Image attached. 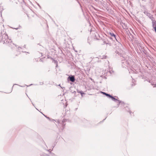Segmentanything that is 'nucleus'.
Instances as JSON below:
<instances>
[{
	"label": "nucleus",
	"instance_id": "f257e3e1",
	"mask_svg": "<svg viewBox=\"0 0 156 156\" xmlns=\"http://www.w3.org/2000/svg\"><path fill=\"white\" fill-rule=\"evenodd\" d=\"M122 59V66L123 68L129 67L130 66L131 61L129 60L128 57H126V58L122 57L121 58Z\"/></svg>",
	"mask_w": 156,
	"mask_h": 156
},
{
	"label": "nucleus",
	"instance_id": "f03ea898",
	"mask_svg": "<svg viewBox=\"0 0 156 156\" xmlns=\"http://www.w3.org/2000/svg\"><path fill=\"white\" fill-rule=\"evenodd\" d=\"M0 40L1 42H3V43H6L8 42L9 43L12 42L9 39L7 35L5 33L0 36Z\"/></svg>",
	"mask_w": 156,
	"mask_h": 156
},
{
	"label": "nucleus",
	"instance_id": "7ed1b4c3",
	"mask_svg": "<svg viewBox=\"0 0 156 156\" xmlns=\"http://www.w3.org/2000/svg\"><path fill=\"white\" fill-rule=\"evenodd\" d=\"M106 96H108V97H109L110 98H111L112 99V100H113V101H114L115 102H117L118 104H117V106H118V107L119 105V104L121 103H123L122 102L120 101L119 100H118L117 99H116L115 98H114V97H113V96H111V95H110V94H107L106 95Z\"/></svg>",
	"mask_w": 156,
	"mask_h": 156
},
{
	"label": "nucleus",
	"instance_id": "20e7f679",
	"mask_svg": "<svg viewBox=\"0 0 156 156\" xmlns=\"http://www.w3.org/2000/svg\"><path fill=\"white\" fill-rule=\"evenodd\" d=\"M110 38L112 40L118 41L116 35L113 33L109 32L108 34Z\"/></svg>",
	"mask_w": 156,
	"mask_h": 156
},
{
	"label": "nucleus",
	"instance_id": "39448f33",
	"mask_svg": "<svg viewBox=\"0 0 156 156\" xmlns=\"http://www.w3.org/2000/svg\"><path fill=\"white\" fill-rule=\"evenodd\" d=\"M144 13L145 15L149 17L150 18H151L152 17L151 14L148 12L147 11H145L144 12Z\"/></svg>",
	"mask_w": 156,
	"mask_h": 156
},
{
	"label": "nucleus",
	"instance_id": "423d86ee",
	"mask_svg": "<svg viewBox=\"0 0 156 156\" xmlns=\"http://www.w3.org/2000/svg\"><path fill=\"white\" fill-rule=\"evenodd\" d=\"M68 78L69 79V80L72 82H74L75 80V79L73 76H69Z\"/></svg>",
	"mask_w": 156,
	"mask_h": 156
},
{
	"label": "nucleus",
	"instance_id": "0eeeda50",
	"mask_svg": "<svg viewBox=\"0 0 156 156\" xmlns=\"http://www.w3.org/2000/svg\"><path fill=\"white\" fill-rule=\"evenodd\" d=\"M105 44H108L109 45H111V43H109L108 41H105L104 42Z\"/></svg>",
	"mask_w": 156,
	"mask_h": 156
},
{
	"label": "nucleus",
	"instance_id": "6e6552de",
	"mask_svg": "<svg viewBox=\"0 0 156 156\" xmlns=\"http://www.w3.org/2000/svg\"><path fill=\"white\" fill-rule=\"evenodd\" d=\"M99 56V58L101 59L105 58H106V56L104 55H102V56Z\"/></svg>",
	"mask_w": 156,
	"mask_h": 156
},
{
	"label": "nucleus",
	"instance_id": "1a4fd4ad",
	"mask_svg": "<svg viewBox=\"0 0 156 156\" xmlns=\"http://www.w3.org/2000/svg\"><path fill=\"white\" fill-rule=\"evenodd\" d=\"M78 92L80 93L82 96H83V94H84V93H83L82 91H79V92Z\"/></svg>",
	"mask_w": 156,
	"mask_h": 156
},
{
	"label": "nucleus",
	"instance_id": "9d476101",
	"mask_svg": "<svg viewBox=\"0 0 156 156\" xmlns=\"http://www.w3.org/2000/svg\"><path fill=\"white\" fill-rule=\"evenodd\" d=\"M21 28V27L20 26H19V27H16V28H12L13 29H16V30H18V29H20V28Z\"/></svg>",
	"mask_w": 156,
	"mask_h": 156
},
{
	"label": "nucleus",
	"instance_id": "9b49d317",
	"mask_svg": "<svg viewBox=\"0 0 156 156\" xmlns=\"http://www.w3.org/2000/svg\"><path fill=\"white\" fill-rule=\"evenodd\" d=\"M11 44V46H12L13 45V47H15L16 48H17V46L16 45H15L14 44L12 43Z\"/></svg>",
	"mask_w": 156,
	"mask_h": 156
},
{
	"label": "nucleus",
	"instance_id": "f8f14e48",
	"mask_svg": "<svg viewBox=\"0 0 156 156\" xmlns=\"http://www.w3.org/2000/svg\"><path fill=\"white\" fill-rule=\"evenodd\" d=\"M151 84L152 85H154V87H156V83H151Z\"/></svg>",
	"mask_w": 156,
	"mask_h": 156
},
{
	"label": "nucleus",
	"instance_id": "ddd939ff",
	"mask_svg": "<svg viewBox=\"0 0 156 156\" xmlns=\"http://www.w3.org/2000/svg\"><path fill=\"white\" fill-rule=\"evenodd\" d=\"M65 122V121L64 120L62 122V125H64V126H65V124H64V122Z\"/></svg>",
	"mask_w": 156,
	"mask_h": 156
},
{
	"label": "nucleus",
	"instance_id": "4468645a",
	"mask_svg": "<svg viewBox=\"0 0 156 156\" xmlns=\"http://www.w3.org/2000/svg\"><path fill=\"white\" fill-rule=\"evenodd\" d=\"M101 93L105 95L107 94L106 93L104 92L101 91Z\"/></svg>",
	"mask_w": 156,
	"mask_h": 156
},
{
	"label": "nucleus",
	"instance_id": "2eb2a0df",
	"mask_svg": "<svg viewBox=\"0 0 156 156\" xmlns=\"http://www.w3.org/2000/svg\"><path fill=\"white\" fill-rule=\"evenodd\" d=\"M154 29V30L156 33V26H155V27H153Z\"/></svg>",
	"mask_w": 156,
	"mask_h": 156
},
{
	"label": "nucleus",
	"instance_id": "dca6fc26",
	"mask_svg": "<svg viewBox=\"0 0 156 156\" xmlns=\"http://www.w3.org/2000/svg\"><path fill=\"white\" fill-rule=\"evenodd\" d=\"M18 50L19 51H20V50L21 49V47H18Z\"/></svg>",
	"mask_w": 156,
	"mask_h": 156
},
{
	"label": "nucleus",
	"instance_id": "f3484780",
	"mask_svg": "<svg viewBox=\"0 0 156 156\" xmlns=\"http://www.w3.org/2000/svg\"><path fill=\"white\" fill-rule=\"evenodd\" d=\"M47 119H50V118L48 117H46L45 116Z\"/></svg>",
	"mask_w": 156,
	"mask_h": 156
},
{
	"label": "nucleus",
	"instance_id": "a211bd4d",
	"mask_svg": "<svg viewBox=\"0 0 156 156\" xmlns=\"http://www.w3.org/2000/svg\"><path fill=\"white\" fill-rule=\"evenodd\" d=\"M57 122L58 123H60V121L58 120Z\"/></svg>",
	"mask_w": 156,
	"mask_h": 156
},
{
	"label": "nucleus",
	"instance_id": "6ab92c4d",
	"mask_svg": "<svg viewBox=\"0 0 156 156\" xmlns=\"http://www.w3.org/2000/svg\"><path fill=\"white\" fill-rule=\"evenodd\" d=\"M0 15H1V16H2V13H1V12H0Z\"/></svg>",
	"mask_w": 156,
	"mask_h": 156
},
{
	"label": "nucleus",
	"instance_id": "aec40b11",
	"mask_svg": "<svg viewBox=\"0 0 156 156\" xmlns=\"http://www.w3.org/2000/svg\"><path fill=\"white\" fill-rule=\"evenodd\" d=\"M24 47L25 48V47H26V45H24Z\"/></svg>",
	"mask_w": 156,
	"mask_h": 156
},
{
	"label": "nucleus",
	"instance_id": "412c9836",
	"mask_svg": "<svg viewBox=\"0 0 156 156\" xmlns=\"http://www.w3.org/2000/svg\"><path fill=\"white\" fill-rule=\"evenodd\" d=\"M33 85V84H30V85H29V86H31V85Z\"/></svg>",
	"mask_w": 156,
	"mask_h": 156
},
{
	"label": "nucleus",
	"instance_id": "4be33fe9",
	"mask_svg": "<svg viewBox=\"0 0 156 156\" xmlns=\"http://www.w3.org/2000/svg\"><path fill=\"white\" fill-rule=\"evenodd\" d=\"M19 86H20V87H23V86H20V85H19Z\"/></svg>",
	"mask_w": 156,
	"mask_h": 156
},
{
	"label": "nucleus",
	"instance_id": "5701e85b",
	"mask_svg": "<svg viewBox=\"0 0 156 156\" xmlns=\"http://www.w3.org/2000/svg\"><path fill=\"white\" fill-rule=\"evenodd\" d=\"M43 84V83H42V84H41V85H42Z\"/></svg>",
	"mask_w": 156,
	"mask_h": 156
},
{
	"label": "nucleus",
	"instance_id": "b1692460",
	"mask_svg": "<svg viewBox=\"0 0 156 156\" xmlns=\"http://www.w3.org/2000/svg\"><path fill=\"white\" fill-rule=\"evenodd\" d=\"M149 83H151V82H150V81H149Z\"/></svg>",
	"mask_w": 156,
	"mask_h": 156
},
{
	"label": "nucleus",
	"instance_id": "393cba45",
	"mask_svg": "<svg viewBox=\"0 0 156 156\" xmlns=\"http://www.w3.org/2000/svg\"><path fill=\"white\" fill-rule=\"evenodd\" d=\"M120 45L121 46V45H121V44H120Z\"/></svg>",
	"mask_w": 156,
	"mask_h": 156
},
{
	"label": "nucleus",
	"instance_id": "a878e982",
	"mask_svg": "<svg viewBox=\"0 0 156 156\" xmlns=\"http://www.w3.org/2000/svg\"><path fill=\"white\" fill-rule=\"evenodd\" d=\"M60 84H59V85H58V86H60Z\"/></svg>",
	"mask_w": 156,
	"mask_h": 156
},
{
	"label": "nucleus",
	"instance_id": "bb28decb",
	"mask_svg": "<svg viewBox=\"0 0 156 156\" xmlns=\"http://www.w3.org/2000/svg\"><path fill=\"white\" fill-rule=\"evenodd\" d=\"M130 112V111H129V112Z\"/></svg>",
	"mask_w": 156,
	"mask_h": 156
}]
</instances>
